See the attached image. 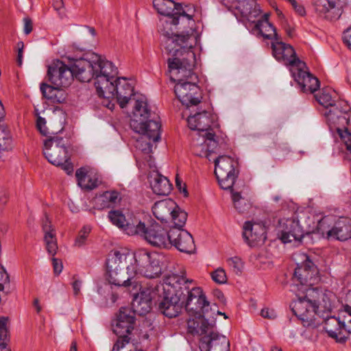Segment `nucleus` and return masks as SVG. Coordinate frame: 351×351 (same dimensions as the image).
Returning a JSON list of instances; mask_svg holds the SVG:
<instances>
[{"instance_id": "obj_61", "label": "nucleus", "mask_w": 351, "mask_h": 351, "mask_svg": "<svg viewBox=\"0 0 351 351\" xmlns=\"http://www.w3.org/2000/svg\"><path fill=\"white\" fill-rule=\"evenodd\" d=\"M4 116V109L1 101H0V120L3 119Z\"/></svg>"}, {"instance_id": "obj_40", "label": "nucleus", "mask_w": 351, "mask_h": 351, "mask_svg": "<svg viewBox=\"0 0 351 351\" xmlns=\"http://www.w3.org/2000/svg\"><path fill=\"white\" fill-rule=\"evenodd\" d=\"M75 176L78 182V184L83 189H93L96 187L95 184H86L88 178L87 172L85 169H78L75 172Z\"/></svg>"}, {"instance_id": "obj_48", "label": "nucleus", "mask_w": 351, "mask_h": 351, "mask_svg": "<svg viewBox=\"0 0 351 351\" xmlns=\"http://www.w3.org/2000/svg\"><path fill=\"white\" fill-rule=\"evenodd\" d=\"M9 276L3 269V267H0V291H3L4 286L9 284Z\"/></svg>"}, {"instance_id": "obj_13", "label": "nucleus", "mask_w": 351, "mask_h": 351, "mask_svg": "<svg viewBox=\"0 0 351 351\" xmlns=\"http://www.w3.org/2000/svg\"><path fill=\"white\" fill-rule=\"evenodd\" d=\"M306 294L304 298H299L297 301L291 304L293 314L297 316L304 326L316 327L319 324L317 321L316 311L313 305L311 293H317V291L313 288L306 289Z\"/></svg>"}, {"instance_id": "obj_38", "label": "nucleus", "mask_w": 351, "mask_h": 351, "mask_svg": "<svg viewBox=\"0 0 351 351\" xmlns=\"http://www.w3.org/2000/svg\"><path fill=\"white\" fill-rule=\"evenodd\" d=\"M8 341V330L7 328V319L0 317V349L1 351L7 350L6 346ZM8 350H10L8 349Z\"/></svg>"}, {"instance_id": "obj_25", "label": "nucleus", "mask_w": 351, "mask_h": 351, "mask_svg": "<svg viewBox=\"0 0 351 351\" xmlns=\"http://www.w3.org/2000/svg\"><path fill=\"white\" fill-rule=\"evenodd\" d=\"M199 347L201 351H230V341L226 336L215 330L200 339Z\"/></svg>"}, {"instance_id": "obj_58", "label": "nucleus", "mask_w": 351, "mask_h": 351, "mask_svg": "<svg viewBox=\"0 0 351 351\" xmlns=\"http://www.w3.org/2000/svg\"><path fill=\"white\" fill-rule=\"evenodd\" d=\"M23 48V43H21V48L19 49L18 56H17V63H18L19 66H21V64H22Z\"/></svg>"}, {"instance_id": "obj_29", "label": "nucleus", "mask_w": 351, "mask_h": 351, "mask_svg": "<svg viewBox=\"0 0 351 351\" xmlns=\"http://www.w3.org/2000/svg\"><path fill=\"white\" fill-rule=\"evenodd\" d=\"M317 293H311L313 305L316 311V317H322L330 314L332 310L330 296L331 293L319 292L317 289Z\"/></svg>"}, {"instance_id": "obj_45", "label": "nucleus", "mask_w": 351, "mask_h": 351, "mask_svg": "<svg viewBox=\"0 0 351 351\" xmlns=\"http://www.w3.org/2000/svg\"><path fill=\"white\" fill-rule=\"evenodd\" d=\"M228 265L233 268L236 274L241 272L243 264L241 259L238 256L232 257L228 259Z\"/></svg>"}, {"instance_id": "obj_33", "label": "nucleus", "mask_w": 351, "mask_h": 351, "mask_svg": "<svg viewBox=\"0 0 351 351\" xmlns=\"http://www.w3.org/2000/svg\"><path fill=\"white\" fill-rule=\"evenodd\" d=\"M255 29L265 39L279 40L280 36L276 33L275 27L269 22L267 15H264V19L258 21L255 25Z\"/></svg>"}, {"instance_id": "obj_55", "label": "nucleus", "mask_w": 351, "mask_h": 351, "mask_svg": "<svg viewBox=\"0 0 351 351\" xmlns=\"http://www.w3.org/2000/svg\"><path fill=\"white\" fill-rule=\"evenodd\" d=\"M69 156H67V160L66 162H64L62 165H60V166L62 167V168L66 172L67 174H71L73 171V167L71 163L69 162Z\"/></svg>"}, {"instance_id": "obj_43", "label": "nucleus", "mask_w": 351, "mask_h": 351, "mask_svg": "<svg viewBox=\"0 0 351 351\" xmlns=\"http://www.w3.org/2000/svg\"><path fill=\"white\" fill-rule=\"evenodd\" d=\"M90 232V227L88 226H84L82 229L80 231L79 235L75 239V244L78 247H81L83 245L86 240V238L88 234Z\"/></svg>"}, {"instance_id": "obj_14", "label": "nucleus", "mask_w": 351, "mask_h": 351, "mask_svg": "<svg viewBox=\"0 0 351 351\" xmlns=\"http://www.w3.org/2000/svg\"><path fill=\"white\" fill-rule=\"evenodd\" d=\"M190 129L197 130L204 138V143L206 144L208 152H213L217 147L218 143L215 139V134L210 130L212 123L210 114L205 110L190 116L187 120Z\"/></svg>"}, {"instance_id": "obj_5", "label": "nucleus", "mask_w": 351, "mask_h": 351, "mask_svg": "<svg viewBox=\"0 0 351 351\" xmlns=\"http://www.w3.org/2000/svg\"><path fill=\"white\" fill-rule=\"evenodd\" d=\"M99 60V55L88 52L83 57L75 60L71 67L60 60L54 61L48 66L49 81L53 85L61 88L69 87L74 77L80 82H88L95 74V66Z\"/></svg>"}, {"instance_id": "obj_1", "label": "nucleus", "mask_w": 351, "mask_h": 351, "mask_svg": "<svg viewBox=\"0 0 351 351\" xmlns=\"http://www.w3.org/2000/svg\"><path fill=\"white\" fill-rule=\"evenodd\" d=\"M162 257L145 249L134 253L112 251L106 261L108 279L110 284L137 291L141 287L137 277L154 279L162 274Z\"/></svg>"}, {"instance_id": "obj_7", "label": "nucleus", "mask_w": 351, "mask_h": 351, "mask_svg": "<svg viewBox=\"0 0 351 351\" xmlns=\"http://www.w3.org/2000/svg\"><path fill=\"white\" fill-rule=\"evenodd\" d=\"M134 100L133 116L130 126L135 132H152L155 140L159 138V130L160 122L159 117L156 114H152L148 108L147 99L145 96L140 95L134 97Z\"/></svg>"}, {"instance_id": "obj_64", "label": "nucleus", "mask_w": 351, "mask_h": 351, "mask_svg": "<svg viewBox=\"0 0 351 351\" xmlns=\"http://www.w3.org/2000/svg\"><path fill=\"white\" fill-rule=\"evenodd\" d=\"M271 351H282L281 348L277 346H273L271 349Z\"/></svg>"}, {"instance_id": "obj_4", "label": "nucleus", "mask_w": 351, "mask_h": 351, "mask_svg": "<svg viewBox=\"0 0 351 351\" xmlns=\"http://www.w3.org/2000/svg\"><path fill=\"white\" fill-rule=\"evenodd\" d=\"M94 74L95 86L99 97L116 98L120 107L123 108L134 97V86L125 77L114 80L117 69L110 61L102 59L96 63Z\"/></svg>"}, {"instance_id": "obj_23", "label": "nucleus", "mask_w": 351, "mask_h": 351, "mask_svg": "<svg viewBox=\"0 0 351 351\" xmlns=\"http://www.w3.org/2000/svg\"><path fill=\"white\" fill-rule=\"evenodd\" d=\"M143 238L152 246L160 248L170 247L169 230L167 232L156 222L146 227Z\"/></svg>"}, {"instance_id": "obj_34", "label": "nucleus", "mask_w": 351, "mask_h": 351, "mask_svg": "<svg viewBox=\"0 0 351 351\" xmlns=\"http://www.w3.org/2000/svg\"><path fill=\"white\" fill-rule=\"evenodd\" d=\"M137 133L141 134V136L136 140L135 147L145 154L152 152L153 143L158 142L160 139V130H159V138L157 140H155L154 135L152 136V132L148 130Z\"/></svg>"}, {"instance_id": "obj_10", "label": "nucleus", "mask_w": 351, "mask_h": 351, "mask_svg": "<svg viewBox=\"0 0 351 351\" xmlns=\"http://www.w3.org/2000/svg\"><path fill=\"white\" fill-rule=\"evenodd\" d=\"M317 229L328 240L346 241L351 238V219L339 217L335 221L332 216H325L318 221Z\"/></svg>"}, {"instance_id": "obj_62", "label": "nucleus", "mask_w": 351, "mask_h": 351, "mask_svg": "<svg viewBox=\"0 0 351 351\" xmlns=\"http://www.w3.org/2000/svg\"><path fill=\"white\" fill-rule=\"evenodd\" d=\"M69 351H77V343L75 341H72Z\"/></svg>"}, {"instance_id": "obj_30", "label": "nucleus", "mask_w": 351, "mask_h": 351, "mask_svg": "<svg viewBox=\"0 0 351 351\" xmlns=\"http://www.w3.org/2000/svg\"><path fill=\"white\" fill-rule=\"evenodd\" d=\"M150 186L158 195H167L171 191V184L167 177L155 172L150 175Z\"/></svg>"}, {"instance_id": "obj_56", "label": "nucleus", "mask_w": 351, "mask_h": 351, "mask_svg": "<svg viewBox=\"0 0 351 351\" xmlns=\"http://www.w3.org/2000/svg\"><path fill=\"white\" fill-rule=\"evenodd\" d=\"M82 286V281L77 279L75 280L72 283V287L75 295H77L80 293V288Z\"/></svg>"}, {"instance_id": "obj_26", "label": "nucleus", "mask_w": 351, "mask_h": 351, "mask_svg": "<svg viewBox=\"0 0 351 351\" xmlns=\"http://www.w3.org/2000/svg\"><path fill=\"white\" fill-rule=\"evenodd\" d=\"M304 66H295L291 69V73L295 80L301 86L304 93H313L319 87L318 79L309 72L304 71Z\"/></svg>"}, {"instance_id": "obj_17", "label": "nucleus", "mask_w": 351, "mask_h": 351, "mask_svg": "<svg viewBox=\"0 0 351 351\" xmlns=\"http://www.w3.org/2000/svg\"><path fill=\"white\" fill-rule=\"evenodd\" d=\"M320 317L323 319L324 329L330 337L339 343L346 342L351 334V317H344L342 321L329 314Z\"/></svg>"}, {"instance_id": "obj_15", "label": "nucleus", "mask_w": 351, "mask_h": 351, "mask_svg": "<svg viewBox=\"0 0 351 351\" xmlns=\"http://www.w3.org/2000/svg\"><path fill=\"white\" fill-rule=\"evenodd\" d=\"M237 164L232 158L228 156H219L215 160V173L221 189H232L238 176L235 169Z\"/></svg>"}, {"instance_id": "obj_49", "label": "nucleus", "mask_w": 351, "mask_h": 351, "mask_svg": "<svg viewBox=\"0 0 351 351\" xmlns=\"http://www.w3.org/2000/svg\"><path fill=\"white\" fill-rule=\"evenodd\" d=\"M261 315L266 319H274L276 317V313L274 309L264 308L261 311Z\"/></svg>"}, {"instance_id": "obj_57", "label": "nucleus", "mask_w": 351, "mask_h": 351, "mask_svg": "<svg viewBox=\"0 0 351 351\" xmlns=\"http://www.w3.org/2000/svg\"><path fill=\"white\" fill-rule=\"evenodd\" d=\"M214 295L215 297H217L219 300L221 302H225V297H224V295L223 293L219 289H216L214 291Z\"/></svg>"}, {"instance_id": "obj_50", "label": "nucleus", "mask_w": 351, "mask_h": 351, "mask_svg": "<svg viewBox=\"0 0 351 351\" xmlns=\"http://www.w3.org/2000/svg\"><path fill=\"white\" fill-rule=\"evenodd\" d=\"M342 38L344 44L351 51V26L343 32Z\"/></svg>"}, {"instance_id": "obj_59", "label": "nucleus", "mask_w": 351, "mask_h": 351, "mask_svg": "<svg viewBox=\"0 0 351 351\" xmlns=\"http://www.w3.org/2000/svg\"><path fill=\"white\" fill-rule=\"evenodd\" d=\"M34 306L36 309V311L38 313H39L41 311V306L39 304V300L38 299H35L34 300Z\"/></svg>"}, {"instance_id": "obj_12", "label": "nucleus", "mask_w": 351, "mask_h": 351, "mask_svg": "<svg viewBox=\"0 0 351 351\" xmlns=\"http://www.w3.org/2000/svg\"><path fill=\"white\" fill-rule=\"evenodd\" d=\"M152 213L161 223L171 222L173 226L180 227H184L187 219V213L171 199L156 202L152 207Z\"/></svg>"}, {"instance_id": "obj_22", "label": "nucleus", "mask_w": 351, "mask_h": 351, "mask_svg": "<svg viewBox=\"0 0 351 351\" xmlns=\"http://www.w3.org/2000/svg\"><path fill=\"white\" fill-rule=\"evenodd\" d=\"M277 228L278 235L283 243L300 241L304 236L302 228L298 220L294 217L280 219Z\"/></svg>"}, {"instance_id": "obj_18", "label": "nucleus", "mask_w": 351, "mask_h": 351, "mask_svg": "<svg viewBox=\"0 0 351 351\" xmlns=\"http://www.w3.org/2000/svg\"><path fill=\"white\" fill-rule=\"evenodd\" d=\"M67 141L62 137L53 136L44 141L43 154L53 165H62L68 156Z\"/></svg>"}, {"instance_id": "obj_39", "label": "nucleus", "mask_w": 351, "mask_h": 351, "mask_svg": "<svg viewBox=\"0 0 351 351\" xmlns=\"http://www.w3.org/2000/svg\"><path fill=\"white\" fill-rule=\"evenodd\" d=\"M108 218L110 221L118 228L123 229L125 222V217L119 210H111L108 213Z\"/></svg>"}, {"instance_id": "obj_53", "label": "nucleus", "mask_w": 351, "mask_h": 351, "mask_svg": "<svg viewBox=\"0 0 351 351\" xmlns=\"http://www.w3.org/2000/svg\"><path fill=\"white\" fill-rule=\"evenodd\" d=\"M52 264L53 267V271L56 274H60L62 270L63 266L60 260L53 258H52Z\"/></svg>"}, {"instance_id": "obj_41", "label": "nucleus", "mask_w": 351, "mask_h": 351, "mask_svg": "<svg viewBox=\"0 0 351 351\" xmlns=\"http://www.w3.org/2000/svg\"><path fill=\"white\" fill-rule=\"evenodd\" d=\"M12 148V139L9 133L3 130L0 132V150L8 151Z\"/></svg>"}, {"instance_id": "obj_8", "label": "nucleus", "mask_w": 351, "mask_h": 351, "mask_svg": "<svg viewBox=\"0 0 351 351\" xmlns=\"http://www.w3.org/2000/svg\"><path fill=\"white\" fill-rule=\"evenodd\" d=\"M180 276L177 274L167 276L162 285L164 295L159 302L158 309L165 316L173 318L177 317L183 308L180 291Z\"/></svg>"}, {"instance_id": "obj_63", "label": "nucleus", "mask_w": 351, "mask_h": 351, "mask_svg": "<svg viewBox=\"0 0 351 351\" xmlns=\"http://www.w3.org/2000/svg\"><path fill=\"white\" fill-rule=\"evenodd\" d=\"M87 28L88 29V31L91 34L92 36H95L96 34V32H95V29L92 27H87Z\"/></svg>"}, {"instance_id": "obj_24", "label": "nucleus", "mask_w": 351, "mask_h": 351, "mask_svg": "<svg viewBox=\"0 0 351 351\" xmlns=\"http://www.w3.org/2000/svg\"><path fill=\"white\" fill-rule=\"evenodd\" d=\"M189 315L193 317L188 319L187 332L192 336H197L200 340L204 336L210 335L215 330V324L209 323L204 318V314Z\"/></svg>"}, {"instance_id": "obj_32", "label": "nucleus", "mask_w": 351, "mask_h": 351, "mask_svg": "<svg viewBox=\"0 0 351 351\" xmlns=\"http://www.w3.org/2000/svg\"><path fill=\"white\" fill-rule=\"evenodd\" d=\"M40 88L43 97L53 103H62L66 99V94L60 87L42 83Z\"/></svg>"}, {"instance_id": "obj_21", "label": "nucleus", "mask_w": 351, "mask_h": 351, "mask_svg": "<svg viewBox=\"0 0 351 351\" xmlns=\"http://www.w3.org/2000/svg\"><path fill=\"white\" fill-rule=\"evenodd\" d=\"M183 227L173 226L169 230L170 247L172 245L180 252L192 254L195 252V245L192 235Z\"/></svg>"}, {"instance_id": "obj_44", "label": "nucleus", "mask_w": 351, "mask_h": 351, "mask_svg": "<svg viewBox=\"0 0 351 351\" xmlns=\"http://www.w3.org/2000/svg\"><path fill=\"white\" fill-rule=\"evenodd\" d=\"M212 279L218 284H224L227 281V277L224 269L218 268L211 274Z\"/></svg>"}, {"instance_id": "obj_3", "label": "nucleus", "mask_w": 351, "mask_h": 351, "mask_svg": "<svg viewBox=\"0 0 351 351\" xmlns=\"http://www.w3.org/2000/svg\"><path fill=\"white\" fill-rule=\"evenodd\" d=\"M168 59L171 80L178 82L174 92L182 104L196 106L200 102L197 75L193 72L195 55L191 49L180 50Z\"/></svg>"}, {"instance_id": "obj_2", "label": "nucleus", "mask_w": 351, "mask_h": 351, "mask_svg": "<svg viewBox=\"0 0 351 351\" xmlns=\"http://www.w3.org/2000/svg\"><path fill=\"white\" fill-rule=\"evenodd\" d=\"M155 10L161 15L158 32L164 37L168 53L177 55L180 50L192 49L196 44L195 21L186 14L181 3L173 0H153Z\"/></svg>"}, {"instance_id": "obj_37", "label": "nucleus", "mask_w": 351, "mask_h": 351, "mask_svg": "<svg viewBox=\"0 0 351 351\" xmlns=\"http://www.w3.org/2000/svg\"><path fill=\"white\" fill-rule=\"evenodd\" d=\"M239 8L241 10V13L245 16H250L253 14L256 16L259 10L256 9V0H244L239 2Z\"/></svg>"}, {"instance_id": "obj_47", "label": "nucleus", "mask_w": 351, "mask_h": 351, "mask_svg": "<svg viewBox=\"0 0 351 351\" xmlns=\"http://www.w3.org/2000/svg\"><path fill=\"white\" fill-rule=\"evenodd\" d=\"M36 128L42 135L47 136V128L46 126V121L44 118L41 117L37 118Z\"/></svg>"}, {"instance_id": "obj_51", "label": "nucleus", "mask_w": 351, "mask_h": 351, "mask_svg": "<svg viewBox=\"0 0 351 351\" xmlns=\"http://www.w3.org/2000/svg\"><path fill=\"white\" fill-rule=\"evenodd\" d=\"M52 5L58 14L62 17L64 15V2L63 0H53Z\"/></svg>"}, {"instance_id": "obj_35", "label": "nucleus", "mask_w": 351, "mask_h": 351, "mask_svg": "<svg viewBox=\"0 0 351 351\" xmlns=\"http://www.w3.org/2000/svg\"><path fill=\"white\" fill-rule=\"evenodd\" d=\"M146 227L147 226L145 224V223L134 219L131 221H126L122 230L128 235H137L143 237V234H145Z\"/></svg>"}, {"instance_id": "obj_42", "label": "nucleus", "mask_w": 351, "mask_h": 351, "mask_svg": "<svg viewBox=\"0 0 351 351\" xmlns=\"http://www.w3.org/2000/svg\"><path fill=\"white\" fill-rule=\"evenodd\" d=\"M232 199L234 203V208L239 212L243 213L247 208V204L244 202L241 194L239 192H234L232 191Z\"/></svg>"}, {"instance_id": "obj_16", "label": "nucleus", "mask_w": 351, "mask_h": 351, "mask_svg": "<svg viewBox=\"0 0 351 351\" xmlns=\"http://www.w3.org/2000/svg\"><path fill=\"white\" fill-rule=\"evenodd\" d=\"M296 256V258H300L302 263H297L294 271V282H298L301 286L312 287L319 280L317 266L306 254L300 253Z\"/></svg>"}, {"instance_id": "obj_11", "label": "nucleus", "mask_w": 351, "mask_h": 351, "mask_svg": "<svg viewBox=\"0 0 351 351\" xmlns=\"http://www.w3.org/2000/svg\"><path fill=\"white\" fill-rule=\"evenodd\" d=\"M135 326V315L132 308L121 307L119 309L116 324L112 325L113 332L117 336L112 351H119L129 343L131 334Z\"/></svg>"}, {"instance_id": "obj_46", "label": "nucleus", "mask_w": 351, "mask_h": 351, "mask_svg": "<svg viewBox=\"0 0 351 351\" xmlns=\"http://www.w3.org/2000/svg\"><path fill=\"white\" fill-rule=\"evenodd\" d=\"M337 130L340 137L344 141L347 150L351 154V133H350L347 129L342 131L337 128Z\"/></svg>"}, {"instance_id": "obj_60", "label": "nucleus", "mask_w": 351, "mask_h": 351, "mask_svg": "<svg viewBox=\"0 0 351 351\" xmlns=\"http://www.w3.org/2000/svg\"><path fill=\"white\" fill-rule=\"evenodd\" d=\"M285 32L288 36L292 37L293 35V29L291 28L290 27H285Z\"/></svg>"}, {"instance_id": "obj_52", "label": "nucleus", "mask_w": 351, "mask_h": 351, "mask_svg": "<svg viewBox=\"0 0 351 351\" xmlns=\"http://www.w3.org/2000/svg\"><path fill=\"white\" fill-rule=\"evenodd\" d=\"M23 32L25 34H29L33 29V23L30 18L25 17L23 19Z\"/></svg>"}, {"instance_id": "obj_54", "label": "nucleus", "mask_w": 351, "mask_h": 351, "mask_svg": "<svg viewBox=\"0 0 351 351\" xmlns=\"http://www.w3.org/2000/svg\"><path fill=\"white\" fill-rule=\"evenodd\" d=\"M293 10H295V12L300 16H304L306 14V10L304 8V6L298 3L296 0H295V3H293L291 4Z\"/></svg>"}, {"instance_id": "obj_28", "label": "nucleus", "mask_w": 351, "mask_h": 351, "mask_svg": "<svg viewBox=\"0 0 351 351\" xmlns=\"http://www.w3.org/2000/svg\"><path fill=\"white\" fill-rule=\"evenodd\" d=\"M315 9L321 17L329 21L337 19L339 16V10L332 0H315Z\"/></svg>"}, {"instance_id": "obj_9", "label": "nucleus", "mask_w": 351, "mask_h": 351, "mask_svg": "<svg viewBox=\"0 0 351 351\" xmlns=\"http://www.w3.org/2000/svg\"><path fill=\"white\" fill-rule=\"evenodd\" d=\"M193 280L180 276L179 285L182 292L183 306L189 315L204 314L210 307V302L201 287L193 285Z\"/></svg>"}, {"instance_id": "obj_27", "label": "nucleus", "mask_w": 351, "mask_h": 351, "mask_svg": "<svg viewBox=\"0 0 351 351\" xmlns=\"http://www.w3.org/2000/svg\"><path fill=\"white\" fill-rule=\"evenodd\" d=\"M243 238L250 246H254L266 239L265 227L260 223L247 221L243 225Z\"/></svg>"}, {"instance_id": "obj_36", "label": "nucleus", "mask_w": 351, "mask_h": 351, "mask_svg": "<svg viewBox=\"0 0 351 351\" xmlns=\"http://www.w3.org/2000/svg\"><path fill=\"white\" fill-rule=\"evenodd\" d=\"M118 198V192L106 191L97 198V201L101 208H110L117 203Z\"/></svg>"}, {"instance_id": "obj_19", "label": "nucleus", "mask_w": 351, "mask_h": 351, "mask_svg": "<svg viewBox=\"0 0 351 351\" xmlns=\"http://www.w3.org/2000/svg\"><path fill=\"white\" fill-rule=\"evenodd\" d=\"M159 287L158 284L149 287H140V293H134L132 310L134 311V315H144L151 311L152 300L157 295Z\"/></svg>"}, {"instance_id": "obj_6", "label": "nucleus", "mask_w": 351, "mask_h": 351, "mask_svg": "<svg viewBox=\"0 0 351 351\" xmlns=\"http://www.w3.org/2000/svg\"><path fill=\"white\" fill-rule=\"evenodd\" d=\"M315 97L317 102L326 108L324 115L329 124L343 127L349 124L350 107L346 101L339 99L334 90L324 88Z\"/></svg>"}, {"instance_id": "obj_31", "label": "nucleus", "mask_w": 351, "mask_h": 351, "mask_svg": "<svg viewBox=\"0 0 351 351\" xmlns=\"http://www.w3.org/2000/svg\"><path fill=\"white\" fill-rule=\"evenodd\" d=\"M42 226L45 233L44 239L47 250L50 255L54 256L58 250V245L54 230L47 216H45V219H43Z\"/></svg>"}, {"instance_id": "obj_20", "label": "nucleus", "mask_w": 351, "mask_h": 351, "mask_svg": "<svg viewBox=\"0 0 351 351\" xmlns=\"http://www.w3.org/2000/svg\"><path fill=\"white\" fill-rule=\"evenodd\" d=\"M271 49L273 56L278 61L282 62L285 64L289 65L292 68L305 66V63L296 56L293 47L283 43L280 37L279 40L272 41Z\"/></svg>"}]
</instances>
